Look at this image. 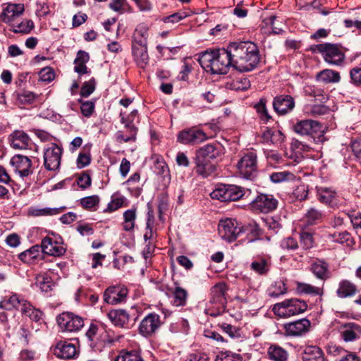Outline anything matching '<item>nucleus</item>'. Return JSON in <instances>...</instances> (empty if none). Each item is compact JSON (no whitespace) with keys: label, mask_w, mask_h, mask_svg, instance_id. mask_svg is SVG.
Masks as SVG:
<instances>
[{"label":"nucleus","mask_w":361,"mask_h":361,"mask_svg":"<svg viewBox=\"0 0 361 361\" xmlns=\"http://www.w3.org/2000/svg\"><path fill=\"white\" fill-rule=\"evenodd\" d=\"M115 361H144L140 355L135 350L122 351Z\"/></svg>","instance_id":"8fccbe9b"},{"label":"nucleus","mask_w":361,"mask_h":361,"mask_svg":"<svg viewBox=\"0 0 361 361\" xmlns=\"http://www.w3.org/2000/svg\"><path fill=\"white\" fill-rule=\"evenodd\" d=\"M137 110H133L130 114L126 116L125 113L121 112V122L124 124L125 128L128 130L135 133L137 131L136 126L134 124L135 118L137 117Z\"/></svg>","instance_id":"ea45409f"},{"label":"nucleus","mask_w":361,"mask_h":361,"mask_svg":"<svg viewBox=\"0 0 361 361\" xmlns=\"http://www.w3.org/2000/svg\"><path fill=\"white\" fill-rule=\"evenodd\" d=\"M218 231L220 237L227 241H234L243 231V227L233 219H225L219 223Z\"/></svg>","instance_id":"0eeeda50"},{"label":"nucleus","mask_w":361,"mask_h":361,"mask_svg":"<svg viewBox=\"0 0 361 361\" xmlns=\"http://www.w3.org/2000/svg\"><path fill=\"white\" fill-rule=\"evenodd\" d=\"M250 205L254 210L268 213L276 209L278 200L272 195L259 194Z\"/></svg>","instance_id":"f8f14e48"},{"label":"nucleus","mask_w":361,"mask_h":361,"mask_svg":"<svg viewBox=\"0 0 361 361\" xmlns=\"http://www.w3.org/2000/svg\"><path fill=\"white\" fill-rule=\"evenodd\" d=\"M287 291L286 284L283 281H277L271 285L268 289V294L272 298H277L284 295Z\"/></svg>","instance_id":"49530a36"},{"label":"nucleus","mask_w":361,"mask_h":361,"mask_svg":"<svg viewBox=\"0 0 361 361\" xmlns=\"http://www.w3.org/2000/svg\"><path fill=\"white\" fill-rule=\"evenodd\" d=\"M268 356L273 361H287L288 353L283 348L277 344H272L267 351Z\"/></svg>","instance_id":"473e14b6"},{"label":"nucleus","mask_w":361,"mask_h":361,"mask_svg":"<svg viewBox=\"0 0 361 361\" xmlns=\"http://www.w3.org/2000/svg\"><path fill=\"white\" fill-rule=\"evenodd\" d=\"M54 353L59 357L70 360L74 358L78 351L75 345L66 341H60L56 345Z\"/></svg>","instance_id":"a211bd4d"},{"label":"nucleus","mask_w":361,"mask_h":361,"mask_svg":"<svg viewBox=\"0 0 361 361\" xmlns=\"http://www.w3.org/2000/svg\"><path fill=\"white\" fill-rule=\"evenodd\" d=\"M216 167L206 160L197 159L196 161V173L203 178H207L214 173Z\"/></svg>","instance_id":"4c0bfd02"},{"label":"nucleus","mask_w":361,"mask_h":361,"mask_svg":"<svg viewBox=\"0 0 361 361\" xmlns=\"http://www.w3.org/2000/svg\"><path fill=\"white\" fill-rule=\"evenodd\" d=\"M25 300L20 298L17 294H13L9 296H5L0 302V307L7 310L12 309L21 310L23 306V303L25 302Z\"/></svg>","instance_id":"c85d7f7f"},{"label":"nucleus","mask_w":361,"mask_h":361,"mask_svg":"<svg viewBox=\"0 0 361 361\" xmlns=\"http://www.w3.org/2000/svg\"><path fill=\"white\" fill-rule=\"evenodd\" d=\"M248 42H231L226 49L232 61V66L239 72L248 71Z\"/></svg>","instance_id":"f03ea898"},{"label":"nucleus","mask_w":361,"mask_h":361,"mask_svg":"<svg viewBox=\"0 0 361 361\" xmlns=\"http://www.w3.org/2000/svg\"><path fill=\"white\" fill-rule=\"evenodd\" d=\"M339 332L343 341L353 342L361 338V326L354 322H347L341 326Z\"/></svg>","instance_id":"2eb2a0df"},{"label":"nucleus","mask_w":361,"mask_h":361,"mask_svg":"<svg viewBox=\"0 0 361 361\" xmlns=\"http://www.w3.org/2000/svg\"><path fill=\"white\" fill-rule=\"evenodd\" d=\"M208 139L206 133L196 127L185 129L178 133L177 140L183 145H198Z\"/></svg>","instance_id":"9d476101"},{"label":"nucleus","mask_w":361,"mask_h":361,"mask_svg":"<svg viewBox=\"0 0 361 361\" xmlns=\"http://www.w3.org/2000/svg\"><path fill=\"white\" fill-rule=\"evenodd\" d=\"M11 164L22 178L27 177L33 173L32 161L26 156L20 154L13 156L11 159Z\"/></svg>","instance_id":"ddd939ff"},{"label":"nucleus","mask_w":361,"mask_h":361,"mask_svg":"<svg viewBox=\"0 0 361 361\" xmlns=\"http://www.w3.org/2000/svg\"><path fill=\"white\" fill-rule=\"evenodd\" d=\"M310 271L317 279L322 281H326L331 277L329 264L324 259L314 260L311 263Z\"/></svg>","instance_id":"4be33fe9"},{"label":"nucleus","mask_w":361,"mask_h":361,"mask_svg":"<svg viewBox=\"0 0 361 361\" xmlns=\"http://www.w3.org/2000/svg\"><path fill=\"white\" fill-rule=\"evenodd\" d=\"M40 80L44 82H51L54 79L55 73L50 67H45L39 72Z\"/></svg>","instance_id":"338daca9"},{"label":"nucleus","mask_w":361,"mask_h":361,"mask_svg":"<svg viewBox=\"0 0 361 361\" xmlns=\"http://www.w3.org/2000/svg\"><path fill=\"white\" fill-rule=\"evenodd\" d=\"M215 361H242V357L239 354L226 350L220 352Z\"/></svg>","instance_id":"5fc2aeb1"},{"label":"nucleus","mask_w":361,"mask_h":361,"mask_svg":"<svg viewBox=\"0 0 361 361\" xmlns=\"http://www.w3.org/2000/svg\"><path fill=\"white\" fill-rule=\"evenodd\" d=\"M263 231L255 221L250 222V243L256 240H261Z\"/></svg>","instance_id":"13d9d810"},{"label":"nucleus","mask_w":361,"mask_h":361,"mask_svg":"<svg viewBox=\"0 0 361 361\" xmlns=\"http://www.w3.org/2000/svg\"><path fill=\"white\" fill-rule=\"evenodd\" d=\"M161 325L160 316L156 313H149L140 322L138 331L142 336L149 337L156 333Z\"/></svg>","instance_id":"9b49d317"},{"label":"nucleus","mask_w":361,"mask_h":361,"mask_svg":"<svg viewBox=\"0 0 361 361\" xmlns=\"http://www.w3.org/2000/svg\"><path fill=\"white\" fill-rule=\"evenodd\" d=\"M56 320L62 331L77 332L84 326L83 319L70 312L60 314Z\"/></svg>","instance_id":"6e6552de"},{"label":"nucleus","mask_w":361,"mask_h":361,"mask_svg":"<svg viewBox=\"0 0 361 361\" xmlns=\"http://www.w3.org/2000/svg\"><path fill=\"white\" fill-rule=\"evenodd\" d=\"M123 229L125 231L131 232L134 231L135 220L137 217L136 209H130L126 210L123 214Z\"/></svg>","instance_id":"e433bc0d"},{"label":"nucleus","mask_w":361,"mask_h":361,"mask_svg":"<svg viewBox=\"0 0 361 361\" xmlns=\"http://www.w3.org/2000/svg\"><path fill=\"white\" fill-rule=\"evenodd\" d=\"M221 146L217 143L207 144L201 147L197 153L198 159L203 160L214 159L221 154Z\"/></svg>","instance_id":"a878e982"},{"label":"nucleus","mask_w":361,"mask_h":361,"mask_svg":"<svg viewBox=\"0 0 361 361\" xmlns=\"http://www.w3.org/2000/svg\"><path fill=\"white\" fill-rule=\"evenodd\" d=\"M294 106V99L290 95L277 96L273 101L274 109L279 115H285L290 112Z\"/></svg>","instance_id":"f3484780"},{"label":"nucleus","mask_w":361,"mask_h":361,"mask_svg":"<svg viewBox=\"0 0 361 361\" xmlns=\"http://www.w3.org/2000/svg\"><path fill=\"white\" fill-rule=\"evenodd\" d=\"M293 176V174L288 171L274 172L271 174L270 179L273 183H278L285 180H288Z\"/></svg>","instance_id":"bf43d9fd"},{"label":"nucleus","mask_w":361,"mask_h":361,"mask_svg":"<svg viewBox=\"0 0 361 361\" xmlns=\"http://www.w3.org/2000/svg\"><path fill=\"white\" fill-rule=\"evenodd\" d=\"M245 193V190L235 185L221 184L210 193L212 199L221 202L236 201Z\"/></svg>","instance_id":"39448f33"},{"label":"nucleus","mask_w":361,"mask_h":361,"mask_svg":"<svg viewBox=\"0 0 361 361\" xmlns=\"http://www.w3.org/2000/svg\"><path fill=\"white\" fill-rule=\"evenodd\" d=\"M280 246L283 250H295L298 247V244L295 239L288 237L281 241Z\"/></svg>","instance_id":"69168bd1"},{"label":"nucleus","mask_w":361,"mask_h":361,"mask_svg":"<svg viewBox=\"0 0 361 361\" xmlns=\"http://www.w3.org/2000/svg\"><path fill=\"white\" fill-rule=\"evenodd\" d=\"M261 173L257 169V154L254 151H250V180H256Z\"/></svg>","instance_id":"de8ad7c7"},{"label":"nucleus","mask_w":361,"mask_h":361,"mask_svg":"<svg viewBox=\"0 0 361 361\" xmlns=\"http://www.w3.org/2000/svg\"><path fill=\"white\" fill-rule=\"evenodd\" d=\"M147 31L148 28L146 25L143 24L137 25L134 31L133 44H147Z\"/></svg>","instance_id":"a19ab883"},{"label":"nucleus","mask_w":361,"mask_h":361,"mask_svg":"<svg viewBox=\"0 0 361 361\" xmlns=\"http://www.w3.org/2000/svg\"><path fill=\"white\" fill-rule=\"evenodd\" d=\"M301 358L302 361H324V353L316 345H307L304 348Z\"/></svg>","instance_id":"cd10ccee"},{"label":"nucleus","mask_w":361,"mask_h":361,"mask_svg":"<svg viewBox=\"0 0 361 361\" xmlns=\"http://www.w3.org/2000/svg\"><path fill=\"white\" fill-rule=\"evenodd\" d=\"M132 51L135 60L137 63L140 66H143L147 63L148 61L147 44L140 45L137 44H133Z\"/></svg>","instance_id":"72a5a7b5"},{"label":"nucleus","mask_w":361,"mask_h":361,"mask_svg":"<svg viewBox=\"0 0 361 361\" xmlns=\"http://www.w3.org/2000/svg\"><path fill=\"white\" fill-rule=\"evenodd\" d=\"M41 248L44 253L55 257L61 256L66 252V249L63 245L57 241L53 240L49 237H45L42 239Z\"/></svg>","instance_id":"5701e85b"},{"label":"nucleus","mask_w":361,"mask_h":361,"mask_svg":"<svg viewBox=\"0 0 361 361\" xmlns=\"http://www.w3.org/2000/svg\"><path fill=\"white\" fill-rule=\"evenodd\" d=\"M24 10L23 4H8L0 14V22L10 25L16 21V18L20 16Z\"/></svg>","instance_id":"6ab92c4d"},{"label":"nucleus","mask_w":361,"mask_h":361,"mask_svg":"<svg viewBox=\"0 0 361 361\" xmlns=\"http://www.w3.org/2000/svg\"><path fill=\"white\" fill-rule=\"evenodd\" d=\"M336 197V192L331 188H317V198L322 204L332 206L334 204Z\"/></svg>","instance_id":"bb28decb"},{"label":"nucleus","mask_w":361,"mask_h":361,"mask_svg":"<svg viewBox=\"0 0 361 361\" xmlns=\"http://www.w3.org/2000/svg\"><path fill=\"white\" fill-rule=\"evenodd\" d=\"M10 145L16 149H32L35 147L27 134L22 130L14 131L9 137Z\"/></svg>","instance_id":"dca6fc26"},{"label":"nucleus","mask_w":361,"mask_h":361,"mask_svg":"<svg viewBox=\"0 0 361 361\" xmlns=\"http://www.w3.org/2000/svg\"><path fill=\"white\" fill-rule=\"evenodd\" d=\"M325 214L323 211L312 207L307 210L304 219L307 225L312 226L322 223Z\"/></svg>","instance_id":"2f4dec72"},{"label":"nucleus","mask_w":361,"mask_h":361,"mask_svg":"<svg viewBox=\"0 0 361 361\" xmlns=\"http://www.w3.org/2000/svg\"><path fill=\"white\" fill-rule=\"evenodd\" d=\"M350 76L353 85L361 87V66L352 68L350 71Z\"/></svg>","instance_id":"774afa93"},{"label":"nucleus","mask_w":361,"mask_h":361,"mask_svg":"<svg viewBox=\"0 0 361 361\" xmlns=\"http://www.w3.org/2000/svg\"><path fill=\"white\" fill-rule=\"evenodd\" d=\"M236 168L237 172L240 177L245 179L248 178V156L247 154H245L238 161Z\"/></svg>","instance_id":"864d4df0"},{"label":"nucleus","mask_w":361,"mask_h":361,"mask_svg":"<svg viewBox=\"0 0 361 361\" xmlns=\"http://www.w3.org/2000/svg\"><path fill=\"white\" fill-rule=\"evenodd\" d=\"M188 16H189V14L185 11H179V12L174 13L169 16L165 17L163 19V21L165 23H177L179 21H180L181 20L188 17Z\"/></svg>","instance_id":"e2e57ef3"},{"label":"nucleus","mask_w":361,"mask_h":361,"mask_svg":"<svg viewBox=\"0 0 361 361\" xmlns=\"http://www.w3.org/2000/svg\"><path fill=\"white\" fill-rule=\"evenodd\" d=\"M107 317L111 323L116 326L128 328L129 314L124 310H113L108 312Z\"/></svg>","instance_id":"393cba45"},{"label":"nucleus","mask_w":361,"mask_h":361,"mask_svg":"<svg viewBox=\"0 0 361 361\" xmlns=\"http://www.w3.org/2000/svg\"><path fill=\"white\" fill-rule=\"evenodd\" d=\"M310 147L299 141L298 140H293L290 144V151L291 154L290 155V158L293 159L295 162H300L303 159V153L308 152Z\"/></svg>","instance_id":"c756f323"},{"label":"nucleus","mask_w":361,"mask_h":361,"mask_svg":"<svg viewBox=\"0 0 361 361\" xmlns=\"http://www.w3.org/2000/svg\"><path fill=\"white\" fill-rule=\"evenodd\" d=\"M154 171L158 175H161L164 177L169 178V170L166 162L162 158H157L154 163Z\"/></svg>","instance_id":"3c124183"},{"label":"nucleus","mask_w":361,"mask_h":361,"mask_svg":"<svg viewBox=\"0 0 361 361\" xmlns=\"http://www.w3.org/2000/svg\"><path fill=\"white\" fill-rule=\"evenodd\" d=\"M80 204L85 209H93L99 202V197L97 195H92L83 197L80 200Z\"/></svg>","instance_id":"4d7b16f0"},{"label":"nucleus","mask_w":361,"mask_h":361,"mask_svg":"<svg viewBox=\"0 0 361 361\" xmlns=\"http://www.w3.org/2000/svg\"><path fill=\"white\" fill-rule=\"evenodd\" d=\"M315 48L323 55L324 61L331 65L338 66L344 61V53L338 44H319L315 45Z\"/></svg>","instance_id":"423d86ee"},{"label":"nucleus","mask_w":361,"mask_h":361,"mask_svg":"<svg viewBox=\"0 0 361 361\" xmlns=\"http://www.w3.org/2000/svg\"><path fill=\"white\" fill-rule=\"evenodd\" d=\"M356 292V286L351 281L343 279L338 283V287L336 290V295L340 298H346L353 296L355 295Z\"/></svg>","instance_id":"7c9ffc66"},{"label":"nucleus","mask_w":361,"mask_h":361,"mask_svg":"<svg viewBox=\"0 0 361 361\" xmlns=\"http://www.w3.org/2000/svg\"><path fill=\"white\" fill-rule=\"evenodd\" d=\"M292 128L295 133L302 136H308L315 142H323L325 140L324 128L322 124L317 121L301 120L293 124Z\"/></svg>","instance_id":"7ed1b4c3"},{"label":"nucleus","mask_w":361,"mask_h":361,"mask_svg":"<svg viewBox=\"0 0 361 361\" xmlns=\"http://www.w3.org/2000/svg\"><path fill=\"white\" fill-rule=\"evenodd\" d=\"M39 247L35 245L21 252L18 255V258L25 263H32L34 259H37L39 255Z\"/></svg>","instance_id":"a18cd8bd"},{"label":"nucleus","mask_w":361,"mask_h":361,"mask_svg":"<svg viewBox=\"0 0 361 361\" xmlns=\"http://www.w3.org/2000/svg\"><path fill=\"white\" fill-rule=\"evenodd\" d=\"M259 118L264 122L267 123L271 116L268 114L266 108V99L264 98L260 99L259 102L254 105Z\"/></svg>","instance_id":"09e8293b"},{"label":"nucleus","mask_w":361,"mask_h":361,"mask_svg":"<svg viewBox=\"0 0 361 361\" xmlns=\"http://www.w3.org/2000/svg\"><path fill=\"white\" fill-rule=\"evenodd\" d=\"M197 60L203 69L213 74H226L232 65L226 49H207L200 54Z\"/></svg>","instance_id":"f257e3e1"},{"label":"nucleus","mask_w":361,"mask_h":361,"mask_svg":"<svg viewBox=\"0 0 361 361\" xmlns=\"http://www.w3.org/2000/svg\"><path fill=\"white\" fill-rule=\"evenodd\" d=\"M188 322L184 319H180L176 323H172L169 326V331L171 333L185 332L188 328Z\"/></svg>","instance_id":"052dcab7"},{"label":"nucleus","mask_w":361,"mask_h":361,"mask_svg":"<svg viewBox=\"0 0 361 361\" xmlns=\"http://www.w3.org/2000/svg\"><path fill=\"white\" fill-rule=\"evenodd\" d=\"M316 79L324 83H336L340 81L341 77L337 71L324 69L317 74Z\"/></svg>","instance_id":"f704fd0d"},{"label":"nucleus","mask_w":361,"mask_h":361,"mask_svg":"<svg viewBox=\"0 0 361 361\" xmlns=\"http://www.w3.org/2000/svg\"><path fill=\"white\" fill-rule=\"evenodd\" d=\"M251 269L260 276L268 274L271 268V260L267 256H256L250 264Z\"/></svg>","instance_id":"b1692460"},{"label":"nucleus","mask_w":361,"mask_h":361,"mask_svg":"<svg viewBox=\"0 0 361 361\" xmlns=\"http://www.w3.org/2000/svg\"><path fill=\"white\" fill-rule=\"evenodd\" d=\"M20 311L22 314L35 322H39L42 319L43 314L42 312L38 309L35 308L27 300L23 303V306L21 307Z\"/></svg>","instance_id":"58836bf2"},{"label":"nucleus","mask_w":361,"mask_h":361,"mask_svg":"<svg viewBox=\"0 0 361 361\" xmlns=\"http://www.w3.org/2000/svg\"><path fill=\"white\" fill-rule=\"evenodd\" d=\"M36 284L42 291L47 292L51 290V280L44 274H39L36 276Z\"/></svg>","instance_id":"6e6d98bb"},{"label":"nucleus","mask_w":361,"mask_h":361,"mask_svg":"<svg viewBox=\"0 0 361 361\" xmlns=\"http://www.w3.org/2000/svg\"><path fill=\"white\" fill-rule=\"evenodd\" d=\"M63 149L55 143H51L44 148V166L49 171L59 169Z\"/></svg>","instance_id":"1a4fd4ad"},{"label":"nucleus","mask_w":361,"mask_h":361,"mask_svg":"<svg viewBox=\"0 0 361 361\" xmlns=\"http://www.w3.org/2000/svg\"><path fill=\"white\" fill-rule=\"evenodd\" d=\"M307 305L304 300L298 298L286 299L274 305L272 311L279 317L287 318L304 312Z\"/></svg>","instance_id":"20e7f679"},{"label":"nucleus","mask_w":361,"mask_h":361,"mask_svg":"<svg viewBox=\"0 0 361 361\" xmlns=\"http://www.w3.org/2000/svg\"><path fill=\"white\" fill-rule=\"evenodd\" d=\"M227 291L226 285L224 283H218L211 288L210 302L218 304L223 311L226 309Z\"/></svg>","instance_id":"412c9836"},{"label":"nucleus","mask_w":361,"mask_h":361,"mask_svg":"<svg viewBox=\"0 0 361 361\" xmlns=\"http://www.w3.org/2000/svg\"><path fill=\"white\" fill-rule=\"evenodd\" d=\"M11 30L15 33L27 34L34 27V23L31 20L25 19L21 22L14 21L10 24Z\"/></svg>","instance_id":"c9c22d12"},{"label":"nucleus","mask_w":361,"mask_h":361,"mask_svg":"<svg viewBox=\"0 0 361 361\" xmlns=\"http://www.w3.org/2000/svg\"><path fill=\"white\" fill-rule=\"evenodd\" d=\"M127 293L124 288L109 287L104 293V300L108 304L116 305L124 300Z\"/></svg>","instance_id":"aec40b11"},{"label":"nucleus","mask_w":361,"mask_h":361,"mask_svg":"<svg viewBox=\"0 0 361 361\" xmlns=\"http://www.w3.org/2000/svg\"><path fill=\"white\" fill-rule=\"evenodd\" d=\"M250 71L258 67L261 63V56L255 44L250 41Z\"/></svg>","instance_id":"37998d69"},{"label":"nucleus","mask_w":361,"mask_h":361,"mask_svg":"<svg viewBox=\"0 0 361 361\" xmlns=\"http://www.w3.org/2000/svg\"><path fill=\"white\" fill-rule=\"evenodd\" d=\"M81 104L80 109L83 116L89 117L92 115L94 109V103L92 101L79 100Z\"/></svg>","instance_id":"0e129e2a"},{"label":"nucleus","mask_w":361,"mask_h":361,"mask_svg":"<svg viewBox=\"0 0 361 361\" xmlns=\"http://www.w3.org/2000/svg\"><path fill=\"white\" fill-rule=\"evenodd\" d=\"M64 207L61 208H31L29 211L30 215L33 216H54L60 214Z\"/></svg>","instance_id":"79ce46f5"},{"label":"nucleus","mask_w":361,"mask_h":361,"mask_svg":"<svg viewBox=\"0 0 361 361\" xmlns=\"http://www.w3.org/2000/svg\"><path fill=\"white\" fill-rule=\"evenodd\" d=\"M298 290L300 293H305L311 295H322L324 293L322 288L314 286L311 284L305 283H298Z\"/></svg>","instance_id":"c03bdc74"},{"label":"nucleus","mask_w":361,"mask_h":361,"mask_svg":"<svg viewBox=\"0 0 361 361\" xmlns=\"http://www.w3.org/2000/svg\"><path fill=\"white\" fill-rule=\"evenodd\" d=\"M173 303L176 306L179 307L185 305L188 297V293L185 289L180 287H176L173 292Z\"/></svg>","instance_id":"603ef678"},{"label":"nucleus","mask_w":361,"mask_h":361,"mask_svg":"<svg viewBox=\"0 0 361 361\" xmlns=\"http://www.w3.org/2000/svg\"><path fill=\"white\" fill-rule=\"evenodd\" d=\"M219 327L231 338L240 337V331L239 329L226 323H222L219 325Z\"/></svg>","instance_id":"680f3d73"},{"label":"nucleus","mask_w":361,"mask_h":361,"mask_svg":"<svg viewBox=\"0 0 361 361\" xmlns=\"http://www.w3.org/2000/svg\"><path fill=\"white\" fill-rule=\"evenodd\" d=\"M310 327V322L307 319L286 323L283 325L284 334L287 336H299L307 332Z\"/></svg>","instance_id":"4468645a"}]
</instances>
